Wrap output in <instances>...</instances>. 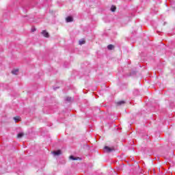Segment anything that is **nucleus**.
<instances>
[{
	"instance_id": "obj_1",
	"label": "nucleus",
	"mask_w": 175,
	"mask_h": 175,
	"mask_svg": "<svg viewBox=\"0 0 175 175\" xmlns=\"http://www.w3.org/2000/svg\"><path fill=\"white\" fill-rule=\"evenodd\" d=\"M104 150H105V152H107L108 154L110 152H113V151H115L114 148H110L107 146L104 147Z\"/></svg>"
},
{
	"instance_id": "obj_2",
	"label": "nucleus",
	"mask_w": 175,
	"mask_h": 175,
	"mask_svg": "<svg viewBox=\"0 0 175 175\" xmlns=\"http://www.w3.org/2000/svg\"><path fill=\"white\" fill-rule=\"evenodd\" d=\"M42 35H43L44 38H50V34H49V32H47L46 30H43L42 31Z\"/></svg>"
},
{
	"instance_id": "obj_3",
	"label": "nucleus",
	"mask_w": 175,
	"mask_h": 175,
	"mask_svg": "<svg viewBox=\"0 0 175 175\" xmlns=\"http://www.w3.org/2000/svg\"><path fill=\"white\" fill-rule=\"evenodd\" d=\"M62 154V152L60 150H55L53 152V155H61Z\"/></svg>"
},
{
	"instance_id": "obj_4",
	"label": "nucleus",
	"mask_w": 175,
	"mask_h": 175,
	"mask_svg": "<svg viewBox=\"0 0 175 175\" xmlns=\"http://www.w3.org/2000/svg\"><path fill=\"white\" fill-rule=\"evenodd\" d=\"M66 23H72L73 21V17L72 16H68L66 18Z\"/></svg>"
},
{
	"instance_id": "obj_5",
	"label": "nucleus",
	"mask_w": 175,
	"mask_h": 175,
	"mask_svg": "<svg viewBox=\"0 0 175 175\" xmlns=\"http://www.w3.org/2000/svg\"><path fill=\"white\" fill-rule=\"evenodd\" d=\"M117 106H122V105H125V101L120 100L116 103Z\"/></svg>"
},
{
	"instance_id": "obj_6",
	"label": "nucleus",
	"mask_w": 175,
	"mask_h": 175,
	"mask_svg": "<svg viewBox=\"0 0 175 175\" xmlns=\"http://www.w3.org/2000/svg\"><path fill=\"white\" fill-rule=\"evenodd\" d=\"M65 100H66V102L70 103L73 100V99L72 98V97L68 96L65 98Z\"/></svg>"
},
{
	"instance_id": "obj_7",
	"label": "nucleus",
	"mask_w": 175,
	"mask_h": 175,
	"mask_svg": "<svg viewBox=\"0 0 175 175\" xmlns=\"http://www.w3.org/2000/svg\"><path fill=\"white\" fill-rule=\"evenodd\" d=\"M23 136H24V133H19L17 135L18 139H21V137H23Z\"/></svg>"
},
{
	"instance_id": "obj_8",
	"label": "nucleus",
	"mask_w": 175,
	"mask_h": 175,
	"mask_svg": "<svg viewBox=\"0 0 175 175\" xmlns=\"http://www.w3.org/2000/svg\"><path fill=\"white\" fill-rule=\"evenodd\" d=\"M108 50H113L114 49V45L113 44H109L107 46Z\"/></svg>"
},
{
	"instance_id": "obj_9",
	"label": "nucleus",
	"mask_w": 175,
	"mask_h": 175,
	"mask_svg": "<svg viewBox=\"0 0 175 175\" xmlns=\"http://www.w3.org/2000/svg\"><path fill=\"white\" fill-rule=\"evenodd\" d=\"M12 75H17L18 73V69H15L12 70Z\"/></svg>"
},
{
	"instance_id": "obj_10",
	"label": "nucleus",
	"mask_w": 175,
	"mask_h": 175,
	"mask_svg": "<svg viewBox=\"0 0 175 175\" xmlns=\"http://www.w3.org/2000/svg\"><path fill=\"white\" fill-rule=\"evenodd\" d=\"M116 10H117V8H116L115 5H111V12H116Z\"/></svg>"
},
{
	"instance_id": "obj_11",
	"label": "nucleus",
	"mask_w": 175,
	"mask_h": 175,
	"mask_svg": "<svg viewBox=\"0 0 175 175\" xmlns=\"http://www.w3.org/2000/svg\"><path fill=\"white\" fill-rule=\"evenodd\" d=\"M70 159H72V161H77V157H75V156L71 155L70 156Z\"/></svg>"
},
{
	"instance_id": "obj_12",
	"label": "nucleus",
	"mask_w": 175,
	"mask_h": 175,
	"mask_svg": "<svg viewBox=\"0 0 175 175\" xmlns=\"http://www.w3.org/2000/svg\"><path fill=\"white\" fill-rule=\"evenodd\" d=\"M14 120L15 122H18V120H20V118L19 117H14Z\"/></svg>"
},
{
	"instance_id": "obj_13",
	"label": "nucleus",
	"mask_w": 175,
	"mask_h": 175,
	"mask_svg": "<svg viewBox=\"0 0 175 175\" xmlns=\"http://www.w3.org/2000/svg\"><path fill=\"white\" fill-rule=\"evenodd\" d=\"M134 94H135V95H138V94H139V90H137V89L135 90H134Z\"/></svg>"
},
{
	"instance_id": "obj_14",
	"label": "nucleus",
	"mask_w": 175,
	"mask_h": 175,
	"mask_svg": "<svg viewBox=\"0 0 175 175\" xmlns=\"http://www.w3.org/2000/svg\"><path fill=\"white\" fill-rule=\"evenodd\" d=\"M85 43V41L82 40V41H79V44H84Z\"/></svg>"
},
{
	"instance_id": "obj_15",
	"label": "nucleus",
	"mask_w": 175,
	"mask_h": 175,
	"mask_svg": "<svg viewBox=\"0 0 175 175\" xmlns=\"http://www.w3.org/2000/svg\"><path fill=\"white\" fill-rule=\"evenodd\" d=\"M58 88H59V87H55V88H53V90L54 91H56L57 90H58Z\"/></svg>"
},
{
	"instance_id": "obj_16",
	"label": "nucleus",
	"mask_w": 175,
	"mask_h": 175,
	"mask_svg": "<svg viewBox=\"0 0 175 175\" xmlns=\"http://www.w3.org/2000/svg\"><path fill=\"white\" fill-rule=\"evenodd\" d=\"M35 31H36V29L35 28L31 29V32H35Z\"/></svg>"
}]
</instances>
